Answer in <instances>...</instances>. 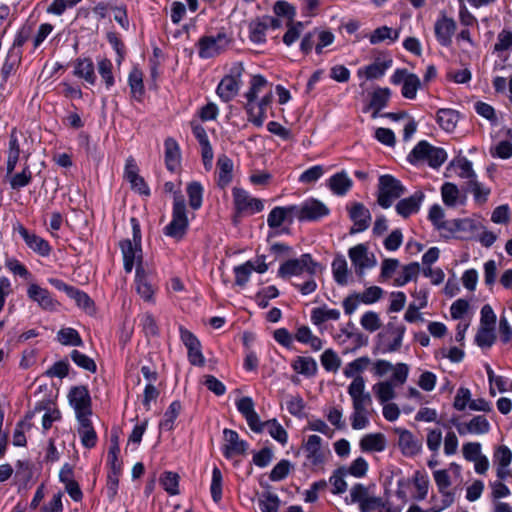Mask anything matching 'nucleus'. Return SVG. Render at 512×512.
Instances as JSON below:
<instances>
[{"instance_id":"f257e3e1","label":"nucleus","mask_w":512,"mask_h":512,"mask_svg":"<svg viewBox=\"0 0 512 512\" xmlns=\"http://www.w3.org/2000/svg\"><path fill=\"white\" fill-rule=\"evenodd\" d=\"M272 85L262 75H253L249 81L248 90L245 92V109L251 121L257 127H261L267 116L273 94Z\"/></svg>"},{"instance_id":"f03ea898","label":"nucleus","mask_w":512,"mask_h":512,"mask_svg":"<svg viewBox=\"0 0 512 512\" xmlns=\"http://www.w3.org/2000/svg\"><path fill=\"white\" fill-rule=\"evenodd\" d=\"M348 394L352 400L351 426L354 430H363L370 424L372 397L365 391L363 378L354 379L348 386Z\"/></svg>"},{"instance_id":"7ed1b4c3","label":"nucleus","mask_w":512,"mask_h":512,"mask_svg":"<svg viewBox=\"0 0 512 512\" xmlns=\"http://www.w3.org/2000/svg\"><path fill=\"white\" fill-rule=\"evenodd\" d=\"M408 160L413 165L427 164L432 168H438L447 160V152L422 140L409 153Z\"/></svg>"},{"instance_id":"20e7f679","label":"nucleus","mask_w":512,"mask_h":512,"mask_svg":"<svg viewBox=\"0 0 512 512\" xmlns=\"http://www.w3.org/2000/svg\"><path fill=\"white\" fill-rule=\"evenodd\" d=\"M405 193V186L394 176L385 174L379 177L377 187V203L382 208H390L393 203Z\"/></svg>"},{"instance_id":"39448f33","label":"nucleus","mask_w":512,"mask_h":512,"mask_svg":"<svg viewBox=\"0 0 512 512\" xmlns=\"http://www.w3.org/2000/svg\"><path fill=\"white\" fill-rule=\"evenodd\" d=\"M321 270V266L315 262L310 254H302L299 258L289 259L281 264L279 275L283 278L307 274L314 276Z\"/></svg>"},{"instance_id":"423d86ee","label":"nucleus","mask_w":512,"mask_h":512,"mask_svg":"<svg viewBox=\"0 0 512 512\" xmlns=\"http://www.w3.org/2000/svg\"><path fill=\"white\" fill-rule=\"evenodd\" d=\"M244 72L242 63H235L227 74L218 84L216 93L224 102H229L238 93L241 87V78Z\"/></svg>"},{"instance_id":"0eeeda50","label":"nucleus","mask_w":512,"mask_h":512,"mask_svg":"<svg viewBox=\"0 0 512 512\" xmlns=\"http://www.w3.org/2000/svg\"><path fill=\"white\" fill-rule=\"evenodd\" d=\"M233 204L237 215H253L260 212L263 202L240 187L232 189Z\"/></svg>"},{"instance_id":"6e6552de","label":"nucleus","mask_w":512,"mask_h":512,"mask_svg":"<svg viewBox=\"0 0 512 512\" xmlns=\"http://www.w3.org/2000/svg\"><path fill=\"white\" fill-rule=\"evenodd\" d=\"M68 400L74 409L76 419L91 417L92 401L90 393L85 386L72 387L68 393Z\"/></svg>"},{"instance_id":"1a4fd4ad","label":"nucleus","mask_w":512,"mask_h":512,"mask_svg":"<svg viewBox=\"0 0 512 512\" xmlns=\"http://www.w3.org/2000/svg\"><path fill=\"white\" fill-rule=\"evenodd\" d=\"M229 38L226 33L220 32L216 36H204L199 40V56L207 59L212 58L229 45Z\"/></svg>"},{"instance_id":"9d476101","label":"nucleus","mask_w":512,"mask_h":512,"mask_svg":"<svg viewBox=\"0 0 512 512\" xmlns=\"http://www.w3.org/2000/svg\"><path fill=\"white\" fill-rule=\"evenodd\" d=\"M391 83L394 85L402 84V95L407 99H414L420 88L421 81L416 74L409 73L406 69H396L392 74Z\"/></svg>"},{"instance_id":"9b49d317","label":"nucleus","mask_w":512,"mask_h":512,"mask_svg":"<svg viewBox=\"0 0 512 512\" xmlns=\"http://www.w3.org/2000/svg\"><path fill=\"white\" fill-rule=\"evenodd\" d=\"M348 255L356 274L360 277L364 275L366 269L373 268L376 265L375 256L368 251L364 244H358L350 248Z\"/></svg>"},{"instance_id":"f8f14e48","label":"nucleus","mask_w":512,"mask_h":512,"mask_svg":"<svg viewBox=\"0 0 512 512\" xmlns=\"http://www.w3.org/2000/svg\"><path fill=\"white\" fill-rule=\"evenodd\" d=\"M303 202L299 205L277 206L271 210L267 218V224H282L285 221H304Z\"/></svg>"},{"instance_id":"ddd939ff","label":"nucleus","mask_w":512,"mask_h":512,"mask_svg":"<svg viewBox=\"0 0 512 512\" xmlns=\"http://www.w3.org/2000/svg\"><path fill=\"white\" fill-rule=\"evenodd\" d=\"M181 183L166 182L163 186L164 192L174 195L173 220L170 224H188L191 220L187 216L186 205L180 189Z\"/></svg>"},{"instance_id":"4468645a","label":"nucleus","mask_w":512,"mask_h":512,"mask_svg":"<svg viewBox=\"0 0 512 512\" xmlns=\"http://www.w3.org/2000/svg\"><path fill=\"white\" fill-rule=\"evenodd\" d=\"M456 30V22L441 12L434 24L435 37L438 43L444 47L452 45V37Z\"/></svg>"},{"instance_id":"2eb2a0df","label":"nucleus","mask_w":512,"mask_h":512,"mask_svg":"<svg viewBox=\"0 0 512 512\" xmlns=\"http://www.w3.org/2000/svg\"><path fill=\"white\" fill-rule=\"evenodd\" d=\"M223 438L224 443L222 446V452L228 459L237 455H242L248 449V443L241 440L239 434L232 429L225 428L223 430Z\"/></svg>"},{"instance_id":"dca6fc26","label":"nucleus","mask_w":512,"mask_h":512,"mask_svg":"<svg viewBox=\"0 0 512 512\" xmlns=\"http://www.w3.org/2000/svg\"><path fill=\"white\" fill-rule=\"evenodd\" d=\"M394 431L398 435V446L404 456L413 457L421 452L423 444L420 438L407 429L395 428Z\"/></svg>"},{"instance_id":"f3484780","label":"nucleus","mask_w":512,"mask_h":512,"mask_svg":"<svg viewBox=\"0 0 512 512\" xmlns=\"http://www.w3.org/2000/svg\"><path fill=\"white\" fill-rule=\"evenodd\" d=\"M124 178L130 183L132 190L135 192L148 196L150 189L143 177L139 175V168L132 157L127 158L124 167Z\"/></svg>"},{"instance_id":"a211bd4d","label":"nucleus","mask_w":512,"mask_h":512,"mask_svg":"<svg viewBox=\"0 0 512 512\" xmlns=\"http://www.w3.org/2000/svg\"><path fill=\"white\" fill-rule=\"evenodd\" d=\"M455 45L458 51V56L461 61L472 59L476 55L478 48L477 43L472 39V35L469 29L463 28L455 38Z\"/></svg>"},{"instance_id":"6ab92c4d","label":"nucleus","mask_w":512,"mask_h":512,"mask_svg":"<svg viewBox=\"0 0 512 512\" xmlns=\"http://www.w3.org/2000/svg\"><path fill=\"white\" fill-rule=\"evenodd\" d=\"M16 233H18L22 237L27 246L34 252L43 256L49 254L50 246L48 242L43 238L28 231L24 226H15L13 229V235H15Z\"/></svg>"},{"instance_id":"aec40b11","label":"nucleus","mask_w":512,"mask_h":512,"mask_svg":"<svg viewBox=\"0 0 512 512\" xmlns=\"http://www.w3.org/2000/svg\"><path fill=\"white\" fill-rule=\"evenodd\" d=\"M27 295L44 310L53 311L57 308L58 302L52 297L51 293L38 284H30L27 289Z\"/></svg>"},{"instance_id":"412c9836","label":"nucleus","mask_w":512,"mask_h":512,"mask_svg":"<svg viewBox=\"0 0 512 512\" xmlns=\"http://www.w3.org/2000/svg\"><path fill=\"white\" fill-rule=\"evenodd\" d=\"M424 200V194L421 191H417L414 195L407 198H403L395 205L396 213L402 217L403 220L408 219L411 215L418 213L422 202Z\"/></svg>"},{"instance_id":"4be33fe9","label":"nucleus","mask_w":512,"mask_h":512,"mask_svg":"<svg viewBox=\"0 0 512 512\" xmlns=\"http://www.w3.org/2000/svg\"><path fill=\"white\" fill-rule=\"evenodd\" d=\"M304 221H320L328 216L330 209L322 201L309 198L303 202Z\"/></svg>"},{"instance_id":"5701e85b","label":"nucleus","mask_w":512,"mask_h":512,"mask_svg":"<svg viewBox=\"0 0 512 512\" xmlns=\"http://www.w3.org/2000/svg\"><path fill=\"white\" fill-rule=\"evenodd\" d=\"M327 186L334 195L343 197L351 190L353 181L346 171H341L327 180Z\"/></svg>"},{"instance_id":"b1692460","label":"nucleus","mask_w":512,"mask_h":512,"mask_svg":"<svg viewBox=\"0 0 512 512\" xmlns=\"http://www.w3.org/2000/svg\"><path fill=\"white\" fill-rule=\"evenodd\" d=\"M78 421V434L81 443L85 448L91 449L97 443V434L92 425L90 417L77 419Z\"/></svg>"},{"instance_id":"393cba45","label":"nucleus","mask_w":512,"mask_h":512,"mask_svg":"<svg viewBox=\"0 0 512 512\" xmlns=\"http://www.w3.org/2000/svg\"><path fill=\"white\" fill-rule=\"evenodd\" d=\"M386 445V438L382 433L366 434L359 443L363 452H382L386 449Z\"/></svg>"},{"instance_id":"a878e982","label":"nucleus","mask_w":512,"mask_h":512,"mask_svg":"<svg viewBox=\"0 0 512 512\" xmlns=\"http://www.w3.org/2000/svg\"><path fill=\"white\" fill-rule=\"evenodd\" d=\"M341 312L339 309L330 308L327 305H323L320 307H315L311 310V322L320 326L328 321H337L339 320Z\"/></svg>"},{"instance_id":"bb28decb","label":"nucleus","mask_w":512,"mask_h":512,"mask_svg":"<svg viewBox=\"0 0 512 512\" xmlns=\"http://www.w3.org/2000/svg\"><path fill=\"white\" fill-rule=\"evenodd\" d=\"M165 164L168 170L176 171L181 163V153L178 143L168 138L165 140Z\"/></svg>"},{"instance_id":"cd10ccee","label":"nucleus","mask_w":512,"mask_h":512,"mask_svg":"<svg viewBox=\"0 0 512 512\" xmlns=\"http://www.w3.org/2000/svg\"><path fill=\"white\" fill-rule=\"evenodd\" d=\"M74 75L84 79L90 85L96 82L94 64L90 58H78L74 62Z\"/></svg>"},{"instance_id":"c85d7f7f","label":"nucleus","mask_w":512,"mask_h":512,"mask_svg":"<svg viewBox=\"0 0 512 512\" xmlns=\"http://www.w3.org/2000/svg\"><path fill=\"white\" fill-rule=\"evenodd\" d=\"M120 247L123 255L124 269L127 273H130L136 259L140 258L141 249L133 245L131 239L121 241Z\"/></svg>"},{"instance_id":"c756f323","label":"nucleus","mask_w":512,"mask_h":512,"mask_svg":"<svg viewBox=\"0 0 512 512\" xmlns=\"http://www.w3.org/2000/svg\"><path fill=\"white\" fill-rule=\"evenodd\" d=\"M322 439L318 435H310L304 444L307 459L313 464L318 465L323 462V453L321 451Z\"/></svg>"},{"instance_id":"7c9ffc66","label":"nucleus","mask_w":512,"mask_h":512,"mask_svg":"<svg viewBox=\"0 0 512 512\" xmlns=\"http://www.w3.org/2000/svg\"><path fill=\"white\" fill-rule=\"evenodd\" d=\"M21 149L17 136V132L12 130L9 143H8V151H7V161H6V170L9 174L15 171L16 165L20 159Z\"/></svg>"},{"instance_id":"2f4dec72","label":"nucleus","mask_w":512,"mask_h":512,"mask_svg":"<svg viewBox=\"0 0 512 512\" xmlns=\"http://www.w3.org/2000/svg\"><path fill=\"white\" fill-rule=\"evenodd\" d=\"M135 285L137 293L146 301H150L154 294L153 286L148 279V276L144 270L140 267H136V278Z\"/></svg>"},{"instance_id":"473e14b6","label":"nucleus","mask_w":512,"mask_h":512,"mask_svg":"<svg viewBox=\"0 0 512 512\" xmlns=\"http://www.w3.org/2000/svg\"><path fill=\"white\" fill-rule=\"evenodd\" d=\"M474 226H436L440 237L449 239H469L472 236V228Z\"/></svg>"},{"instance_id":"72a5a7b5","label":"nucleus","mask_w":512,"mask_h":512,"mask_svg":"<svg viewBox=\"0 0 512 512\" xmlns=\"http://www.w3.org/2000/svg\"><path fill=\"white\" fill-rule=\"evenodd\" d=\"M5 179L9 182L11 189L19 190L30 184L32 181V172L28 165H25L21 172L6 171Z\"/></svg>"},{"instance_id":"f704fd0d","label":"nucleus","mask_w":512,"mask_h":512,"mask_svg":"<svg viewBox=\"0 0 512 512\" xmlns=\"http://www.w3.org/2000/svg\"><path fill=\"white\" fill-rule=\"evenodd\" d=\"M217 168L218 185L224 188L232 181L233 162L225 155L220 156L217 161Z\"/></svg>"},{"instance_id":"c9c22d12","label":"nucleus","mask_w":512,"mask_h":512,"mask_svg":"<svg viewBox=\"0 0 512 512\" xmlns=\"http://www.w3.org/2000/svg\"><path fill=\"white\" fill-rule=\"evenodd\" d=\"M372 390L381 404L389 402L396 397L393 381H381L373 385Z\"/></svg>"},{"instance_id":"e433bc0d","label":"nucleus","mask_w":512,"mask_h":512,"mask_svg":"<svg viewBox=\"0 0 512 512\" xmlns=\"http://www.w3.org/2000/svg\"><path fill=\"white\" fill-rule=\"evenodd\" d=\"M371 364V359L367 356L359 357L348 363L343 369V374L347 378H363L360 374Z\"/></svg>"},{"instance_id":"4c0bfd02","label":"nucleus","mask_w":512,"mask_h":512,"mask_svg":"<svg viewBox=\"0 0 512 512\" xmlns=\"http://www.w3.org/2000/svg\"><path fill=\"white\" fill-rule=\"evenodd\" d=\"M293 369L306 377L314 376L317 373V363L311 357L298 356L293 364Z\"/></svg>"},{"instance_id":"58836bf2","label":"nucleus","mask_w":512,"mask_h":512,"mask_svg":"<svg viewBox=\"0 0 512 512\" xmlns=\"http://www.w3.org/2000/svg\"><path fill=\"white\" fill-rule=\"evenodd\" d=\"M459 115L452 109H440L437 112V122L440 127L447 131L452 132L457 126Z\"/></svg>"},{"instance_id":"ea45409f","label":"nucleus","mask_w":512,"mask_h":512,"mask_svg":"<svg viewBox=\"0 0 512 512\" xmlns=\"http://www.w3.org/2000/svg\"><path fill=\"white\" fill-rule=\"evenodd\" d=\"M347 210L354 224H366L371 220L369 209L362 203L352 202L347 206Z\"/></svg>"},{"instance_id":"a19ab883","label":"nucleus","mask_w":512,"mask_h":512,"mask_svg":"<svg viewBox=\"0 0 512 512\" xmlns=\"http://www.w3.org/2000/svg\"><path fill=\"white\" fill-rule=\"evenodd\" d=\"M389 67V62H375L360 68L357 74L360 78L364 77L366 79H377L382 77Z\"/></svg>"},{"instance_id":"79ce46f5","label":"nucleus","mask_w":512,"mask_h":512,"mask_svg":"<svg viewBox=\"0 0 512 512\" xmlns=\"http://www.w3.org/2000/svg\"><path fill=\"white\" fill-rule=\"evenodd\" d=\"M399 37V32L394 30L388 26H382L375 29L369 35V41L371 44H379L384 42L385 40H390L391 42H395Z\"/></svg>"},{"instance_id":"37998d69","label":"nucleus","mask_w":512,"mask_h":512,"mask_svg":"<svg viewBox=\"0 0 512 512\" xmlns=\"http://www.w3.org/2000/svg\"><path fill=\"white\" fill-rule=\"evenodd\" d=\"M181 408L182 406L179 401H173L165 411L163 419L159 424V428L166 431L172 430Z\"/></svg>"},{"instance_id":"c03bdc74","label":"nucleus","mask_w":512,"mask_h":512,"mask_svg":"<svg viewBox=\"0 0 512 512\" xmlns=\"http://www.w3.org/2000/svg\"><path fill=\"white\" fill-rule=\"evenodd\" d=\"M456 170L457 175L460 178L466 179L468 181V185L476 180V174L473 170L472 163L466 158H459L452 162L451 164Z\"/></svg>"},{"instance_id":"a18cd8bd","label":"nucleus","mask_w":512,"mask_h":512,"mask_svg":"<svg viewBox=\"0 0 512 512\" xmlns=\"http://www.w3.org/2000/svg\"><path fill=\"white\" fill-rule=\"evenodd\" d=\"M57 340L66 346H82L83 341L77 330L67 327L62 328L57 333Z\"/></svg>"},{"instance_id":"49530a36","label":"nucleus","mask_w":512,"mask_h":512,"mask_svg":"<svg viewBox=\"0 0 512 512\" xmlns=\"http://www.w3.org/2000/svg\"><path fill=\"white\" fill-rule=\"evenodd\" d=\"M258 506L261 512H278L280 499L276 494L264 492L258 497Z\"/></svg>"},{"instance_id":"de8ad7c7","label":"nucleus","mask_w":512,"mask_h":512,"mask_svg":"<svg viewBox=\"0 0 512 512\" xmlns=\"http://www.w3.org/2000/svg\"><path fill=\"white\" fill-rule=\"evenodd\" d=\"M332 271L334 279L339 285L347 284V261L343 256H338L333 260Z\"/></svg>"},{"instance_id":"09e8293b","label":"nucleus","mask_w":512,"mask_h":512,"mask_svg":"<svg viewBox=\"0 0 512 512\" xmlns=\"http://www.w3.org/2000/svg\"><path fill=\"white\" fill-rule=\"evenodd\" d=\"M269 435L281 443L282 445L287 443L288 435L283 426L276 420L271 419L265 422V428Z\"/></svg>"},{"instance_id":"8fccbe9b","label":"nucleus","mask_w":512,"mask_h":512,"mask_svg":"<svg viewBox=\"0 0 512 512\" xmlns=\"http://www.w3.org/2000/svg\"><path fill=\"white\" fill-rule=\"evenodd\" d=\"M440 498H434L433 506L430 508L431 512H441L449 508L454 502L456 497L455 491H438Z\"/></svg>"},{"instance_id":"3c124183","label":"nucleus","mask_w":512,"mask_h":512,"mask_svg":"<svg viewBox=\"0 0 512 512\" xmlns=\"http://www.w3.org/2000/svg\"><path fill=\"white\" fill-rule=\"evenodd\" d=\"M346 475H347L346 467H340L333 472L332 476L329 479V482L333 486V489H332L333 494H342L347 490V483L344 479Z\"/></svg>"},{"instance_id":"603ef678","label":"nucleus","mask_w":512,"mask_h":512,"mask_svg":"<svg viewBox=\"0 0 512 512\" xmlns=\"http://www.w3.org/2000/svg\"><path fill=\"white\" fill-rule=\"evenodd\" d=\"M97 68H98V73L100 74L101 78L103 79V81L106 85V88L110 89L115 83L114 76L112 73V69H113L112 62L107 58H102V59L98 60Z\"/></svg>"},{"instance_id":"864d4df0","label":"nucleus","mask_w":512,"mask_h":512,"mask_svg":"<svg viewBox=\"0 0 512 512\" xmlns=\"http://www.w3.org/2000/svg\"><path fill=\"white\" fill-rule=\"evenodd\" d=\"M441 196L447 206H455L458 203L460 191L455 184L446 182L441 187Z\"/></svg>"},{"instance_id":"5fc2aeb1","label":"nucleus","mask_w":512,"mask_h":512,"mask_svg":"<svg viewBox=\"0 0 512 512\" xmlns=\"http://www.w3.org/2000/svg\"><path fill=\"white\" fill-rule=\"evenodd\" d=\"M254 270V263L247 261L242 265L234 267L235 283L238 286H245Z\"/></svg>"},{"instance_id":"6e6d98bb","label":"nucleus","mask_w":512,"mask_h":512,"mask_svg":"<svg viewBox=\"0 0 512 512\" xmlns=\"http://www.w3.org/2000/svg\"><path fill=\"white\" fill-rule=\"evenodd\" d=\"M222 484H223L222 473L218 467H214L212 470L210 492H211L212 499L215 503L220 502V500L222 499Z\"/></svg>"},{"instance_id":"4d7b16f0","label":"nucleus","mask_w":512,"mask_h":512,"mask_svg":"<svg viewBox=\"0 0 512 512\" xmlns=\"http://www.w3.org/2000/svg\"><path fill=\"white\" fill-rule=\"evenodd\" d=\"M325 172L326 170L324 166L315 165L303 171L298 180L303 184H314L325 174Z\"/></svg>"},{"instance_id":"13d9d810","label":"nucleus","mask_w":512,"mask_h":512,"mask_svg":"<svg viewBox=\"0 0 512 512\" xmlns=\"http://www.w3.org/2000/svg\"><path fill=\"white\" fill-rule=\"evenodd\" d=\"M420 271V266L417 262L406 265L401 274L395 279L396 286H404L409 281L415 279Z\"/></svg>"},{"instance_id":"bf43d9fd","label":"nucleus","mask_w":512,"mask_h":512,"mask_svg":"<svg viewBox=\"0 0 512 512\" xmlns=\"http://www.w3.org/2000/svg\"><path fill=\"white\" fill-rule=\"evenodd\" d=\"M187 194L189 198V205L193 209H198L202 205L203 200V187L199 182H192L187 186Z\"/></svg>"},{"instance_id":"052dcab7","label":"nucleus","mask_w":512,"mask_h":512,"mask_svg":"<svg viewBox=\"0 0 512 512\" xmlns=\"http://www.w3.org/2000/svg\"><path fill=\"white\" fill-rule=\"evenodd\" d=\"M128 82L133 97L139 99L144 92L142 72L138 69H133L129 74Z\"/></svg>"},{"instance_id":"680f3d73","label":"nucleus","mask_w":512,"mask_h":512,"mask_svg":"<svg viewBox=\"0 0 512 512\" xmlns=\"http://www.w3.org/2000/svg\"><path fill=\"white\" fill-rule=\"evenodd\" d=\"M496 340L494 329L491 327H480L478 330L475 341L481 348H490Z\"/></svg>"},{"instance_id":"e2e57ef3","label":"nucleus","mask_w":512,"mask_h":512,"mask_svg":"<svg viewBox=\"0 0 512 512\" xmlns=\"http://www.w3.org/2000/svg\"><path fill=\"white\" fill-rule=\"evenodd\" d=\"M468 190L472 193L475 202L479 205L484 204L490 194V189L478 182L477 179L473 180L468 185Z\"/></svg>"},{"instance_id":"0e129e2a","label":"nucleus","mask_w":512,"mask_h":512,"mask_svg":"<svg viewBox=\"0 0 512 512\" xmlns=\"http://www.w3.org/2000/svg\"><path fill=\"white\" fill-rule=\"evenodd\" d=\"M160 483L164 490L170 495L179 493V476L174 472H165L160 479Z\"/></svg>"},{"instance_id":"69168bd1","label":"nucleus","mask_w":512,"mask_h":512,"mask_svg":"<svg viewBox=\"0 0 512 512\" xmlns=\"http://www.w3.org/2000/svg\"><path fill=\"white\" fill-rule=\"evenodd\" d=\"M267 26L259 21H254L249 25V38L255 44H262L266 41Z\"/></svg>"},{"instance_id":"338daca9","label":"nucleus","mask_w":512,"mask_h":512,"mask_svg":"<svg viewBox=\"0 0 512 512\" xmlns=\"http://www.w3.org/2000/svg\"><path fill=\"white\" fill-rule=\"evenodd\" d=\"M321 364L327 371L335 372L341 365V359L332 349H327L321 355Z\"/></svg>"},{"instance_id":"774afa93","label":"nucleus","mask_w":512,"mask_h":512,"mask_svg":"<svg viewBox=\"0 0 512 512\" xmlns=\"http://www.w3.org/2000/svg\"><path fill=\"white\" fill-rule=\"evenodd\" d=\"M72 361L79 366L89 372L96 371V364L92 358L89 356L79 352L78 350H73L70 354Z\"/></svg>"}]
</instances>
